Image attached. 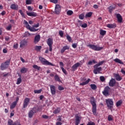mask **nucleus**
Masks as SVG:
<instances>
[{"instance_id": "58", "label": "nucleus", "mask_w": 125, "mask_h": 125, "mask_svg": "<svg viewBox=\"0 0 125 125\" xmlns=\"http://www.w3.org/2000/svg\"><path fill=\"white\" fill-rule=\"evenodd\" d=\"M51 2H53V3H57L58 2V0H50Z\"/></svg>"}, {"instance_id": "63", "label": "nucleus", "mask_w": 125, "mask_h": 125, "mask_svg": "<svg viewBox=\"0 0 125 125\" xmlns=\"http://www.w3.org/2000/svg\"><path fill=\"white\" fill-rule=\"evenodd\" d=\"M56 125H62V123L60 122H57Z\"/></svg>"}, {"instance_id": "38", "label": "nucleus", "mask_w": 125, "mask_h": 125, "mask_svg": "<svg viewBox=\"0 0 125 125\" xmlns=\"http://www.w3.org/2000/svg\"><path fill=\"white\" fill-rule=\"evenodd\" d=\"M33 68H34V69L38 70V71H40V70H41V66H39L37 65H34L33 66Z\"/></svg>"}, {"instance_id": "50", "label": "nucleus", "mask_w": 125, "mask_h": 125, "mask_svg": "<svg viewBox=\"0 0 125 125\" xmlns=\"http://www.w3.org/2000/svg\"><path fill=\"white\" fill-rule=\"evenodd\" d=\"M62 71L63 72V74H64V75H67V71L64 69V67L61 68Z\"/></svg>"}, {"instance_id": "45", "label": "nucleus", "mask_w": 125, "mask_h": 125, "mask_svg": "<svg viewBox=\"0 0 125 125\" xmlns=\"http://www.w3.org/2000/svg\"><path fill=\"white\" fill-rule=\"evenodd\" d=\"M108 121H109V122H111V121H113V116L111 115H108Z\"/></svg>"}, {"instance_id": "61", "label": "nucleus", "mask_w": 125, "mask_h": 125, "mask_svg": "<svg viewBox=\"0 0 125 125\" xmlns=\"http://www.w3.org/2000/svg\"><path fill=\"white\" fill-rule=\"evenodd\" d=\"M86 125H95L94 122H89Z\"/></svg>"}, {"instance_id": "13", "label": "nucleus", "mask_w": 125, "mask_h": 125, "mask_svg": "<svg viewBox=\"0 0 125 125\" xmlns=\"http://www.w3.org/2000/svg\"><path fill=\"white\" fill-rule=\"evenodd\" d=\"M27 45V41L26 40H22L20 43V47L21 48H24L25 46Z\"/></svg>"}, {"instance_id": "10", "label": "nucleus", "mask_w": 125, "mask_h": 125, "mask_svg": "<svg viewBox=\"0 0 125 125\" xmlns=\"http://www.w3.org/2000/svg\"><path fill=\"white\" fill-rule=\"evenodd\" d=\"M8 125H21V124L18 121L14 122L11 119H9L8 121Z\"/></svg>"}, {"instance_id": "37", "label": "nucleus", "mask_w": 125, "mask_h": 125, "mask_svg": "<svg viewBox=\"0 0 125 125\" xmlns=\"http://www.w3.org/2000/svg\"><path fill=\"white\" fill-rule=\"evenodd\" d=\"M17 104V103L16 102H14L13 104H12L10 108L11 109H14L15 108V106H16V104Z\"/></svg>"}, {"instance_id": "29", "label": "nucleus", "mask_w": 125, "mask_h": 125, "mask_svg": "<svg viewBox=\"0 0 125 125\" xmlns=\"http://www.w3.org/2000/svg\"><path fill=\"white\" fill-rule=\"evenodd\" d=\"M104 62H105L104 61H102L101 62H100L98 64H96L95 65V67H99V66H101L103 65Z\"/></svg>"}, {"instance_id": "7", "label": "nucleus", "mask_w": 125, "mask_h": 125, "mask_svg": "<svg viewBox=\"0 0 125 125\" xmlns=\"http://www.w3.org/2000/svg\"><path fill=\"white\" fill-rule=\"evenodd\" d=\"M46 42L49 46V51H52V44H53V40L49 38L47 39Z\"/></svg>"}, {"instance_id": "19", "label": "nucleus", "mask_w": 125, "mask_h": 125, "mask_svg": "<svg viewBox=\"0 0 125 125\" xmlns=\"http://www.w3.org/2000/svg\"><path fill=\"white\" fill-rule=\"evenodd\" d=\"M10 8L11 9H14V10H18L19 6L17 4H12L10 6Z\"/></svg>"}, {"instance_id": "52", "label": "nucleus", "mask_w": 125, "mask_h": 125, "mask_svg": "<svg viewBox=\"0 0 125 125\" xmlns=\"http://www.w3.org/2000/svg\"><path fill=\"white\" fill-rule=\"evenodd\" d=\"M100 79L101 82H104L105 81V77L104 76H101Z\"/></svg>"}, {"instance_id": "48", "label": "nucleus", "mask_w": 125, "mask_h": 125, "mask_svg": "<svg viewBox=\"0 0 125 125\" xmlns=\"http://www.w3.org/2000/svg\"><path fill=\"white\" fill-rule=\"evenodd\" d=\"M73 11L72 10H68L67 12V15H72V14H73Z\"/></svg>"}, {"instance_id": "21", "label": "nucleus", "mask_w": 125, "mask_h": 125, "mask_svg": "<svg viewBox=\"0 0 125 125\" xmlns=\"http://www.w3.org/2000/svg\"><path fill=\"white\" fill-rule=\"evenodd\" d=\"M106 27H107V28H109V29H115V28L117 27V25L115 24V23L107 24L106 25Z\"/></svg>"}, {"instance_id": "47", "label": "nucleus", "mask_w": 125, "mask_h": 125, "mask_svg": "<svg viewBox=\"0 0 125 125\" xmlns=\"http://www.w3.org/2000/svg\"><path fill=\"white\" fill-rule=\"evenodd\" d=\"M80 26L82 27V28H86V27H87V24L85 23H84L83 24H80Z\"/></svg>"}, {"instance_id": "30", "label": "nucleus", "mask_w": 125, "mask_h": 125, "mask_svg": "<svg viewBox=\"0 0 125 125\" xmlns=\"http://www.w3.org/2000/svg\"><path fill=\"white\" fill-rule=\"evenodd\" d=\"M60 111H61V109H60V108H56L54 111L53 112V113L54 114H59V113H60Z\"/></svg>"}, {"instance_id": "17", "label": "nucleus", "mask_w": 125, "mask_h": 125, "mask_svg": "<svg viewBox=\"0 0 125 125\" xmlns=\"http://www.w3.org/2000/svg\"><path fill=\"white\" fill-rule=\"evenodd\" d=\"M114 76L115 77L116 81H117L118 82H120V81H122L123 80V78L121 77V76L119 75V74H114Z\"/></svg>"}, {"instance_id": "24", "label": "nucleus", "mask_w": 125, "mask_h": 125, "mask_svg": "<svg viewBox=\"0 0 125 125\" xmlns=\"http://www.w3.org/2000/svg\"><path fill=\"white\" fill-rule=\"evenodd\" d=\"M81 63L80 62H77L75 63L74 65L72 66V69L73 70H76L78 67H79L81 66Z\"/></svg>"}, {"instance_id": "9", "label": "nucleus", "mask_w": 125, "mask_h": 125, "mask_svg": "<svg viewBox=\"0 0 125 125\" xmlns=\"http://www.w3.org/2000/svg\"><path fill=\"white\" fill-rule=\"evenodd\" d=\"M94 69L93 70L94 74H95V75H97V74H100V72L102 71V67H95V65L94 66Z\"/></svg>"}, {"instance_id": "34", "label": "nucleus", "mask_w": 125, "mask_h": 125, "mask_svg": "<svg viewBox=\"0 0 125 125\" xmlns=\"http://www.w3.org/2000/svg\"><path fill=\"white\" fill-rule=\"evenodd\" d=\"M122 104H123V101L120 100L116 103V106H117V107H119V106H121V105H122Z\"/></svg>"}, {"instance_id": "32", "label": "nucleus", "mask_w": 125, "mask_h": 125, "mask_svg": "<svg viewBox=\"0 0 125 125\" xmlns=\"http://www.w3.org/2000/svg\"><path fill=\"white\" fill-rule=\"evenodd\" d=\"M90 86L91 88H92V89H93V90H95V89H96V88H97V86H96V85H95V84H91L90 85Z\"/></svg>"}, {"instance_id": "54", "label": "nucleus", "mask_w": 125, "mask_h": 125, "mask_svg": "<svg viewBox=\"0 0 125 125\" xmlns=\"http://www.w3.org/2000/svg\"><path fill=\"white\" fill-rule=\"evenodd\" d=\"M114 8V7H113V6H110L108 9H109V12H112V11L113 10V9Z\"/></svg>"}, {"instance_id": "28", "label": "nucleus", "mask_w": 125, "mask_h": 125, "mask_svg": "<svg viewBox=\"0 0 125 125\" xmlns=\"http://www.w3.org/2000/svg\"><path fill=\"white\" fill-rule=\"evenodd\" d=\"M114 62H116V63H119V64H124V62L121 61V60L116 58L114 60Z\"/></svg>"}, {"instance_id": "20", "label": "nucleus", "mask_w": 125, "mask_h": 125, "mask_svg": "<svg viewBox=\"0 0 125 125\" xmlns=\"http://www.w3.org/2000/svg\"><path fill=\"white\" fill-rule=\"evenodd\" d=\"M116 17L119 23H122V22H123V17H122V15H121V14H117Z\"/></svg>"}, {"instance_id": "8", "label": "nucleus", "mask_w": 125, "mask_h": 125, "mask_svg": "<svg viewBox=\"0 0 125 125\" xmlns=\"http://www.w3.org/2000/svg\"><path fill=\"white\" fill-rule=\"evenodd\" d=\"M30 103V98H25L23 101V108H27L28 107V105H29V104Z\"/></svg>"}, {"instance_id": "23", "label": "nucleus", "mask_w": 125, "mask_h": 125, "mask_svg": "<svg viewBox=\"0 0 125 125\" xmlns=\"http://www.w3.org/2000/svg\"><path fill=\"white\" fill-rule=\"evenodd\" d=\"M27 15L28 16H33V17H36L37 16V14L34 12H26Z\"/></svg>"}, {"instance_id": "49", "label": "nucleus", "mask_w": 125, "mask_h": 125, "mask_svg": "<svg viewBox=\"0 0 125 125\" xmlns=\"http://www.w3.org/2000/svg\"><path fill=\"white\" fill-rule=\"evenodd\" d=\"M66 39L68 42H72V38L69 35L66 36Z\"/></svg>"}, {"instance_id": "1", "label": "nucleus", "mask_w": 125, "mask_h": 125, "mask_svg": "<svg viewBox=\"0 0 125 125\" xmlns=\"http://www.w3.org/2000/svg\"><path fill=\"white\" fill-rule=\"evenodd\" d=\"M9 64H10V59L7 60L6 61L4 62H2L0 65V69L2 71L4 70H6L8 68V66H9Z\"/></svg>"}, {"instance_id": "3", "label": "nucleus", "mask_w": 125, "mask_h": 125, "mask_svg": "<svg viewBox=\"0 0 125 125\" xmlns=\"http://www.w3.org/2000/svg\"><path fill=\"white\" fill-rule=\"evenodd\" d=\"M39 107H33L31 110H30L28 112V117L30 119H31V118H33V116L37 112H39Z\"/></svg>"}, {"instance_id": "36", "label": "nucleus", "mask_w": 125, "mask_h": 125, "mask_svg": "<svg viewBox=\"0 0 125 125\" xmlns=\"http://www.w3.org/2000/svg\"><path fill=\"white\" fill-rule=\"evenodd\" d=\"M92 15V12L87 13L85 15V18H89L91 17Z\"/></svg>"}, {"instance_id": "11", "label": "nucleus", "mask_w": 125, "mask_h": 125, "mask_svg": "<svg viewBox=\"0 0 125 125\" xmlns=\"http://www.w3.org/2000/svg\"><path fill=\"white\" fill-rule=\"evenodd\" d=\"M51 90V93L52 95H55L56 93V89L55 86L53 85H49Z\"/></svg>"}, {"instance_id": "33", "label": "nucleus", "mask_w": 125, "mask_h": 125, "mask_svg": "<svg viewBox=\"0 0 125 125\" xmlns=\"http://www.w3.org/2000/svg\"><path fill=\"white\" fill-rule=\"evenodd\" d=\"M34 49L37 51H40V50L42 49V46H35L34 47Z\"/></svg>"}, {"instance_id": "53", "label": "nucleus", "mask_w": 125, "mask_h": 125, "mask_svg": "<svg viewBox=\"0 0 125 125\" xmlns=\"http://www.w3.org/2000/svg\"><path fill=\"white\" fill-rule=\"evenodd\" d=\"M26 4H32V0H26Z\"/></svg>"}, {"instance_id": "41", "label": "nucleus", "mask_w": 125, "mask_h": 125, "mask_svg": "<svg viewBox=\"0 0 125 125\" xmlns=\"http://www.w3.org/2000/svg\"><path fill=\"white\" fill-rule=\"evenodd\" d=\"M55 80L56 82H60V78L58 75H56L55 76Z\"/></svg>"}, {"instance_id": "55", "label": "nucleus", "mask_w": 125, "mask_h": 125, "mask_svg": "<svg viewBox=\"0 0 125 125\" xmlns=\"http://www.w3.org/2000/svg\"><path fill=\"white\" fill-rule=\"evenodd\" d=\"M11 24H9L7 27H6V30H7V31H9L10 30V29H11Z\"/></svg>"}, {"instance_id": "64", "label": "nucleus", "mask_w": 125, "mask_h": 125, "mask_svg": "<svg viewBox=\"0 0 125 125\" xmlns=\"http://www.w3.org/2000/svg\"><path fill=\"white\" fill-rule=\"evenodd\" d=\"M18 48V44H14V48L17 49Z\"/></svg>"}, {"instance_id": "26", "label": "nucleus", "mask_w": 125, "mask_h": 125, "mask_svg": "<svg viewBox=\"0 0 125 125\" xmlns=\"http://www.w3.org/2000/svg\"><path fill=\"white\" fill-rule=\"evenodd\" d=\"M89 82H90V79H88L87 80H86L85 82L80 83V85H85L87 84V83H89Z\"/></svg>"}, {"instance_id": "46", "label": "nucleus", "mask_w": 125, "mask_h": 125, "mask_svg": "<svg viewBox=\"0 0 125 125\" xmlns=\"http://www.w3.org/2000/svg\"><path fill=\"white\" fill-rule=\"evenodd\" d=\"M59 34L61 38H63V36H64V33L62 30H60L59 32Z\"/></svg>"}, {"instance_id": "44", "label": "nucleus", "mask_w": 125, "mask_h": 125, "mask_svg": "<svg viewBox=\"0 0 125 125\" xmlns=\"http://www.w3.org/2000/svg\"><path fill=\"white\" fill-rule=\"evenodd\" d=\"M34 93L39 94L42 92V89H39V90H35L34 91Z\"/></svg>"}, {"instance_id": "60", "label": "nucleus", "mask_w": 125, "mask_h": 125, "mask_svg": "<svg viewBox=\"0 0 125 125\" xmlns=\"http://www.w3.org/2000/svg\"><path fill=\"white\" fill-rule=\"evenodd\" d=\"M40 25V23H38L37 24H35L34 25H33V28H38V27H39Z\"/></svg>"}, {"instance_id": "2", "label": "nucleus", "mask_w": 125, "mask_h": 125, "mask_svg": "<svg viewBox=\"0 0 125 125\" xmlns=\"http://www.w3.org/2000/svg\"><path fill=\"white\" fill-rule=\"evenodd\" d=\"M87 46L95 51H100V50H102V49L104 48L103 47H100L97 45L89 44L87 45Z\"/></svg>"}, {"instance_id": "40", "label": "nucleus", "mask_w": 125, "mask_h": 125, "mask_svg": "<svg viewBox=\"0 0 125 125\" xmlns=\"http://www.w3.org/2000/svg\"><path fill=\"white\" fill-rule=\"evenodd\" d=\"M100 35H101V36H104V35H106V31L103 30H100Z\"/></svg>"}, {"instance_id": "14", "label": "nucleus", "mask_w": 125, "mask_h": 125, "mask_svg": "<svg viewBox=\"0 0 125 125\" xmlns=\"http://www.w3.org/2000/svg\"><path fill=\"white\" fill-rule=\"evenodd\" d=\"M108 84L109 85V86H115V84H116V80L114 79L113 78H112L109 83Z\"/></svg>"}, {"instance_id": "6", "label": "nucleus", "mask_w": 125, "mask_h": 125, "mask_svg": "<svg viewBox=\"0 0 125 125\" xmlns=\"http://www.w3.org/2000/svg\"><path fill=\"white\" fill-rule=\"evenodd\" d=\"M106 103L109 109H112V108H113V105H114V102H113V100L111 99L106 100Z\"/></svg>"}, {"instance_id": "42", "label": "nucleus", "mask_w": 125, "mask_h": 125, "mask_svg": "<svg viewBox=\"0 0 125 125\" xmlns=\"http://www.w3.org/2000/svg\"><path fill=\"white\" fill-rule=\"evenodd\" d=\"M28 30H30L31 32H37L38 29H36L34 27H30Z\"/></svg>"}, {"instance_id": "16", "label": "nucleus", "mask_w": 125, "mask_h": 125, "mask_svg": "<svg viewBox=\"0 0 125 125\" xmlns=\"http://www.w3.org/2000/svg\"><path fill=\"white\" fill-rule=\"evenodd\" d=\"M90 103L92 107L96 106V101L95 100V98H94V97H92L90 98Z\"/></svg>"}, {"instance_id": "57", "label": "nucleus", "mask_w": 125, "mask_h": 125, "mask_svg": "<svg viewBox=\"0 0 125 125\" xmlns=\"http://www.w3.org/2000/svg\"><path fill=\"white\" fill-rule=\"evenodd\" d=\"M57 121H58V122H61L62 121V118H61V116H59L58 117V119H57Z\"/></svg>"}, {"instance_id": "43", "label": "nucleus", "mask_w": 125, "mask_h": 125, "mask_svg": "<svg viewBox=\"0 0 125 125\" xmlns=\"http://www.w3.org/2000/svg\"><path fill=\"white\" fill-rule=\"evenodd\" d=\"M83 18H84V14H81L79 15V19H81V20H83Z\"/></svg>"}, {"instance_id": "59", "label": "nucleus", "mask_w": 125, "mask_h": 125, "mask_svg": "<svg viewBox=\"0 0 125 125\" xmlns=\"http://www.w3.org/2000/svg\"><path fill=\"white\" fill-rule=\"evenodd\" d=\"M19 12L20 13V14L21 15V16L24 17V13L22 12V10H20Z\"/></svg>"}, {"instance_id": "12", "label": "nucleus", "mask_w": 125, "mask_h": 125, "mask_svg": "<svg viewBox=\"0 0 125 125\" xmlns=\"http://www.w3.org/2000/svg\"><path fill=\"white\" fill-rule=\"evenodd\" d=\"M60 11H61V7L59 4L56 5L55 8V12L56 14H59L60 13Z\"/></svg>"}, {"instance_id": "62", "label": "nucleus", "mask_w": 125, "mask_h": 125, "mask_svg": "<svg viewBox=\"0 0 125 125\" xmlns=\"http://www.w3.org/2000/svg\"><path fill=\"white\" fill-rule=\"evenodd\" d=\"M77 46H78V45L76 43L72 44V47H73V48H76Z\"/></svg>"}, {"instance_id": "22", "label": "nucleus", "mask_w": 125, "mask_h": 125, "mask_svg": "<svg viewBox=\"0 0 125 125\" xmlns=\"http://www.w3.org/2000/svg\"><path fill=\"white\" fill-rule=\"evenodd\" d=\"M67 49H70V47L68 46H64L63 48L61 50V53H64L65 50H67Z\"/></svg>"}, {"instance_id": "27", "label": "nucleus", "mask_w": 125, "mask_h": 125, "mask_svg": "<svg viewBox=\"0 0 125 125\" xmlns=\"http://www.w3.org/2000/svg\"><path fill=\"white\" fill-rule=\"evenodd\" d=\"M27 71H28V69H27V68L22 67L21 69V74H25V73L27 72Z\"/></svg>"}, {"instance_id": "5", "label": "nucleus", "mask_w": 125, "mask_h": 125, "mask_svg": "<svg viewBox=\"0 0 125 125\" xmlns=\"http://www.w3.org/2000/svg\"><path fill=\"white\" fill-rule=\"evenodd\" d=\"M110 92L111 88L108 86H106L104 87L102 93L104 95V96H108V95H109Z\"/></svg>"}, {"instance_id": "25", "label": "nucleus", "mask_w": 125, "mask_h": 125, "mask_svg": "<svg viewBox=\"0 0 125 125\" xmlns=\"http://www.w3.org/2000/svg\"><path fill=\"white\" fill-rule=\"evenodd\" d=\"M92 113L94 116L97 115V113L96 112L97 107L96 106H92Z\"/></svg>"}, {"instance_id": "18", "label": "nucleus", "mask_w": 125, "mask_h": 125, "mask_svg": "<svg viewBox=\"0 0 125 125\" xmlns=\"http://www.w3.org/2000/svg\"><path fill=\"white\" fill-rule=\"evenodd\" d=\"M40 40H41V36L40 35H36L34 38V43H38V42H40Z\"/></svg>"}, {"instance_id": "31", "label": "nucleus", "mask_w": 125, "mask_h": 125, "mask_svg": "<svg viewBox=\"0 0 125 125\" xmlns=\"http://www.w3.org/2000/svg\"><path fill=\"white\" fill-rule=\"evenodd\" d=\"M24 24H25L26 28H27L28 30H29L31 28V26L29 25V23H28L27 21H24Z\"/></svg>"}, {"instance_id": "51", "label": "nucleus", "mask_w": 125, "mask_h": 125, "mask_svg": "<svg viewBox=\"0 0 125 125\" xmlns=\"http://www.w3.org/2000/svg\"><path fill=\"white\" fill-rule=\"evenodd\" d=\"M60 66L61 69H62V68H63V67H64V63H63V62H60Z\"/></svg>"}, {"instance_id": "56", "label": "nucleus", "mask_w": 125, "mask_h": 125, "mask_svg": "<svg viewBox=\"0 0 125 125\" xmlns=\"http://www.w3.org/2000/svg\"><path fill=\"white\" fill-rule=\"evenodd\" d=\"M59 90H64V87H62V86H59L58 87Z\"/></svg>"}, {"instance_id": "4", "label": "nucleus", "mask_w": 125, "mask_h": 125, "mask_svg": "<svg viewBox=\"0 0 125 125\" xmlns=\"http://www.w3.org/2000/svg\"><path fill=\"white\" fill-rule=\"evenodd\" d=\"M39 60L43 64V65H48V66H54V64H52L51 62H48L45 59L40 57H39Z\"/></svg>"}, {"instance_id": "35", "label": "nucleus", "mask_w": 125, "mask_h": 125, "mask_svg": "<svg viewBox=\"0 0 125 125\" xmlns=\"http://www.w3.org/2000/svg\"><path fill=\"white\" fill-rule=\"evenodd\" d=\"M20 77L17 80V84H20L21 82H22V79H21V75H19Z\"/></svg>"}, {"instance_id": "15", "label": "nucleus", "mask_w": 125, "mask_h": 125, "mask_svg": "<svg viewBox=\"0 0 125 125\" xmlns=\"http://www.w3.org/2000/svg\"><path fill=\"white\" fill-rule=\"evenodd\" d=\"M75 125H79V124H80L81 122V117H80L78 114L75 115Z\"/></svg>"}, {"instance_id": "39", "label": "nucleus", "mask_w": 125, "mask_h": 125, "mask_svg": "<svg viewBox=\"0 0 125 125\" xmlns=\"http://www.w3.org/2000/svg\"><path fill=\"white\" fill-rule=\"evenodd\" d=\"M92 63H94V64H95L96 63H97L96 61H95V60H93L92 61H89L87 65H92Z\"/></svg>"}]
</instances>
